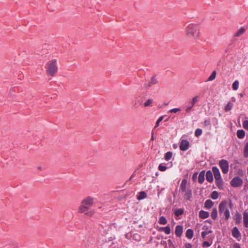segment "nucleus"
Instances as JSON below:
<instances>
[{"mask_svg": "<svg viewBox=\"0 0 248 248\" xmlns=\"http://www.w3.org/2000/svg\"><path fill=\"white\" fill-rule=\"evenodd\" d=\"M167 167L162 164H160L158 166V170L161 171H164L166 170Z\"/></svg>", "mask_w": 248, "mask_h": 248, "instance_id": "nucleus-42", "label": "nucleus"}, {"mask_svg": "<svg viewBox=\"0 0 248 248\" xmlns=\"http://www.w3.org/2000/svg\"><path fill=\"white\" fill-rule=\"evenodd\" d=\"M190 147L189 142L186 140H181L179 148L181 151H185L188 149Z\"/></svg>", "mask_w": 248, "mask_h": 248, "instance_id": "nucleus-6", "label": "nucleus"}, {"mask_svg": "<svg viewBox=\"0 0 248 248\" xmlns=\"http://www.w3.org/2000/svg\"><path fill=\"white\" fill-rule=\"evenodd\" d=\"M227 202L226 201H222L219 205V212L220 214H223L226 209H228L227 208Z\"/></svg>", "mask_w": 248, "mask_h": 248, "instance_id": "nucleus-10", "label": "nucleus"}, {"mask_svg": "<svg viewBox=\"0 0 248 248\" xmlns=\"http://www.w3.org/2000/svg\"><path fill=\"white\" fill-rule=\"evenodd\" d=\"M244 225L246 228H248V222H244Z\"/></svg>", "mask_w": 248, "mask_h": 248, "instance_id": "nucleus-52", "label": "nucleus"}, {"mask_svg": "<svg viewBox=\"0 0 248 248\" xmlns=\"http://www.w3.org/2000/svg\"><path fill=\"white\" fill-rule=\"evenodd\" d=\"M165 233L167 234H169L170 233V228L169 226H167L165 227V230H164Z\"/></svg>", "mask_w": 248, "mask_h": 248, "instance_id": "nucleus-45", "label": "nucleus"}, {"mask_svg": "<svg viewBox=\"0 0 248 248\" xmlns=\"http://www.w3.org/2000/svg\"><path fill=\"white\" fill-rule=\"evenodd\" d=\"M167 219L164 217L162 216V217H160L159 220H158V223L160 224L165 225L167 223Z\"/></svg>", "mask_w": 248, "mask_h": 248, "instance_id": "nucleus-29", "label": "nucleus"}, {"mask_svg": "<svg viewBox=\"0 0 248 248\" xmlns=\"http://www.w3.org/2000/svg\"><path fill=\"white\" fill-rule=\"evenodd\" d=\"M230 207H231L232 206V202H231L230 203Z\"/></svg>", "mask_w": 248, "mask_h": 248, "instance_id": "nucleus-55", "label": "nucleus"}, {"mask_svg": "<svg viewBox=\"0 0 248 248\" xmlns=\"http://www.w3.org/2000/svg\"><path fill=\"white\" fill-rule=\"evenodd\" d=\"M184 213V210L181 208L176 209L174 211V214L175 216L179 217L182 215Z\"/></svg>", "mask_w": 248, "mask_h": 248, "instance_id": "nucleus-28", "label": "nucleus"}, {"mask_svg": "<svg viewBox=\"0 0 248 248\" xmlns=\"http://www.w3.org/2000/svg\"><path fill=\"white\" fill-rule=\"evenodd\" d=\"M214 205V202L211 200H207L205 201L204 203V207L207 209L212 208Z\"/></svg>", "mask_w": 248, "mask_h": 248, "instance_id": "nucleus-20", "label": "nucleus"}, {"mask_svg": "<svg viewBox=\"0 0 248 248\" xmlns=\"http://www.w3.org/2000/svg\"><path fill=\"white\" fill-rule=\"evenodd\" d=\"M133 104L135 108H138L139 106L143 104V100L141 98H136L133 101Z\"/></svg>", "mask_w": 248, "mask_h": 248, "instance_id": "nucleus-15", "label": "nucleus"}, {"mask_svg": "<svg viewBox=\"0 0 248 248\" xmlns=\"http://www.w3.org/2000/svg\"><path fill=\"white\" fill-rule=\"evenodd\" d=\"M168 103H165V105H168Z\"/></svg>", "mask_w": 248, "mask_h": 248, "instance_id": "nucleus-58", "label": "nucleus"}, {"mask_svg": "<svg viewBox=\"0 0 248 248\" xmlns=\"http://www.w3.org/2000/svg\"><path fill=\"white\" fill-rule=\"evenodd\" d=\"M205 170H202L200 172L198 177V182L200 184H202L205 179Z\"/></svg>", "mask_w": 248, "mask_h": 248, "instance_id": "nucleus-18", "label": "nucleus"}, {"mask_svg": "<svg viewBox=\"0 0 248 248\" xmlns=\"http://www.w3.org/2000/svg\"><path fill=\"white\" fill-rule=\"evenodd\" d=\"M158 83V80L156 76H153L152 77L150 81L146 82L144 84V86L146 88L150 87L152 85L156 84Z\"/></svg>", "mask_w": 248, "mask_h": 248, "instance_id": "nucleus-9", "label": "nucleus"}, {"mask_svg": "<svg viewBox=\"0 0 248 248\" xmlns=\"http://www.w3.org/2000/svg\"><path fill=\"white\" fill-rule=\"evenodd\" d=\"M164 230H165V227H160L159 229V231L160 232H164Z\"/></svg>", "mask_w": 248, "mask_h": 248, "instance_id": "nucleus-51", "label": "nucleus"}, {"mask_svg": "<svg viewBox=\"0 0 248 248\" xmlns=\"http://www.w3.org/2000/svg\"><path fill=\"white\" fill-rule=\"evenodd\" d=\"M173 146L174 148H177V145H175V144H173Z\"/></svg>", "mask_w": 248, "mask_h": 248, "instance_id": "nucleus-54", "label": "nucleus"}, {"mask_svg": "<svg viewBox=\"0 0 248 248\" xmlns=\"http://www.w3.org/2000/svg\"><path fill=\"white\" fill-rule=\"evenodd\" d=\"M244 156L246 158L248 157V142L246 143L244 149Z\"/></svg>", "mask_w": 248, "mask_h": 248, "instance_id": "nucleus-30", "label": "nucleus"}, {"mask_svg": "<svg viewBox=\"0 0 248 248\" xmlns=\"http://www.w3.org/2000/svg\"><path fill=\"white\" fill-rule=\"evenodd\" d=\"M202 131L201 129L198 128L195 131V136L198 137L202 134Z\"/></svg>", "mask_w": 248, "mask_h": 248, "instance_id": "nucleus-38", "label": "nucleus"}, {"mask_svg": "<svg viewBox=\"0 0 248 248\" xmlns=\"http://www.w3.org/2000/svg\"><path fill=\"white\" fill-rule=\"evenodd\" d=\"M183 231V227L181 225H177L175 227V233L179 237L182 235Z\"/></svg>", "mask_w": 248, "mask_h": 248, "instance_id": "nucleus-12", "label": "nucleus"}, {"mask_svg": "<svg viewBox=\"0 0 248 248\" xmlns=\"http://www.w3.org/2000/svg\"><path fill=\"white\" fill-rule=\"evenodd\" d=\"M185 248H192V246L190 243H186L185 244Z\"/></svg>", "mask_w": 248, "mask_h": 248, "instance_id": "nucleus-49", "label": "nucleus"}, {"mask_svg": "<svg viewBox=\"0 0 248 248\" xmlns=\"http://www.w3.org/2000/svg\"><path fill=\"white\" fill-rule=\"evenodd\" d=\"M198 96H194L192 98L191 102L195 105L198 101Z\"/></svg>", "mask_w": 248, "mask_h": 248, "instance_id": "nucleus-47", "label": "nucleus"}, {"mask_svg": "<svg viewBox=\"0 0 248 248\" xmlns=\"http://www.w3.org/2000/svg\"><path fill=\"white\" fill-rule=\"evenodd\" d=\"M215 180L216 185L218 187V188L222 189L223 187V180L222 178L215 179Z\"/></svg>", "mask_w": 248, "mask_h": 248, "instance_id": "nucleus-24", "label": "nucleus"}, {"mask_svg": "<svg viewBox=\"0 0 248 248\" xmlns=\"http://www.w3.org/2000/svg\"><path fill=\"white\" fill-rule=\"evenodd\" d=\"M219 165L223 173L226 174L229 171V162L225 159H221L219 162Z\"/></svg>", "mask_w": 248, "mask_h": 248, "instance_id": "nucleus-4", "label": "nucleus"}, {"mask_svg": "<svg viewBox=\"0 0 248 248\" xmlns=\"http://www.w3.org/2000/svg\"><path fill=\"white\" fill-rule=\"evenodd\" d=\"M237 136L239 139H243L245 136V132L243 129L238 130L237 131Z\"/></svg>", "mask_w": 248, "mask_h": 248, "instance_id": "nucleus-21", "label": "nucleus"}, {"mask_svg": "<svg viewBox=\"0 0 248 248\" xmlns=\"http://www.w3.org/2000/svg\"><path fill=\"white\" fill-rule=\"evenodd\" d=\"M164 119V116H160L157 120L156 122V124H155V125L154 127V128H156V127H157L159 125V123L160 122H161Z\"/></svg>", "mask_w": 248, "mask_h": 248, "instance_id": "nucleus-37", "label": "nucleus"}, {"mask_svg": "<svg viewBox=\"0 0 248 248\" xmlns=\"http://www.w3.org/2000/svg\"><path fill=\"white\" fill-rule=\"evenodd\" d=\"M212 173H213L215 179H217L220 178H221V174L219 171V169L216 166H214L212 167Z\"/></svg>", "mask_w": 248, "mask_h": 248, "instance_id": "nucleus-11", "label": "nucleus"}, {"mask_svg": "<svg viewBox=\"0 0 248 248\" xmlns=\"http://www.w3.org/2000/svg\"><path fill=\"white\" fill-rule=\"evenodd\" d=\"M216 72L215 71H214L211 75L209 76V77L208 78L207 81H212L216 78Z\"/></svg>", "mask_w": 248, "mask_h": 248, "instance_id": "nucleus-34", "label": "nucleus"}, {"mask_svg": "<svg viewBox=\"0 0 248 248\" xmlns=\"http://www.w3.org/2000/svg\"><path fill=\"white\" fill-rule=\"evenodd\" d=\"M152 103H153V100L152 99H149L144 103V106L145 107H148Z\"/></svg>", "mask_w": 248, "mask_h": 248, "instance_id": "nucleus-40", "label": "nucleus"}, {"mask_svg": "<svg viewBox=\"0 0 248 248\" xmlns=\"http://www.w3.org/2000/svg\"><path fill=\"white\" fill-rule=\"evenodd\" d=\"M169 120V118L165 120V122H167Z\"/></svg>", "mask_w": 248, "mask_h": 248, "instance_id": "nucleus-56", "label": "nucleus"}, {"mask_svg": "<svg viewBox=\"0 0 248 248\" xmlns=\"http://www.w3.org/2000/svg\"><path fill=\"white\" fill-rule=\"evenodd\" d=\"M38 169L39 170H42V167L41 166H39V167H38Z\"/></svg>", "mask_w": 248, "mask_h": 248, "instance_id": "nucleus-53", "label": "nucleus"}, {"mask_svg": "<svg viewBox=\"0 0 248 248\" xmlns=\"http://www.w3.org/2000/svg\"><path fill=\"white\" fill-rule=\"evenodd\" d=\"M232 234L233 237L240 241L241 239V234L237 227H234L232 230Z\"/></svg>", "mask_w": 248, "mask_h": 248, "instance_id": "nucleus-7", "label": "nucleus"}, {"mask_svg": "<svg viewBox=\"0 0 248 248\" xmlns=\"http://www.w3.org/2000/svg\"><path fill=\"white\" fill-rule=\"evenodd\" d=\"M246 30L244 28L241 27L234 34L235 37H239L242 35L245 31Z\"/></svg>", "mask_w": 248, "mask_h": 248, "instance_id": "nucleus-23", "label": "nucleus"}, {"mask_svg": "<svg viewBox=\"0 0 248 248\" xmlns=\"http://www.w3.org/2000/svg\"><path fill=\"white\" fill-rule=\"evenodd\" d=\"M185 31L186 34L192 37L194 40H196L199 38L200 27L197 24L190 23L186 27Z\"/></svg>", "mask_w": 248, "mask_h": 248, "instance_id": "nucleus-2", "label": "nucleus"}, {"mask_svg": "<svg viewBox=\"0 0 248 248\" xmlns=\"http://www.w3.org/2000/svg\"><path fill=\"white\" fill-rule=\"evenodd\" d=\"M223 215L225 217V219L228 220L230 217V213L229 209H226L224 212L223 213Z\"/></svg>", "mask_w": 248, "mask_h": 248, "instance_id": "nucleus-36", "label": "nucleus"}, {"mask_svg": "<svg viewBox=\"0 0 248 248\" xmlns=\"http://www.w3.org/2000/svg\"><path fill=\"white\" fill-rule=\"evenodd\" d=\"M206 179L209 182H212L213 181V175L211 170H209L206 172Z\"/></svg>", "mask_w": 248, "mask_h": 248, "instance_id": "nucleus-17", "label": "nucleus"}, {"mask_svg": "<svg viewBox=\"0 0 248 248\" xmlns=\"http://www.w3.org/2000/svg\"><path fill=\"white\" fill-rule=\"evenodd\" d=\"M147 197V194L144 191H140L139 193L138 199L139 200L145 199Z\"/></svg>", "mask_w": 248, "mask_h": 248, "instance_id": "nucleus-25", "label": "nucleus"}, {"mask_svg": "<svg viewBox=\"0 0 248 248\" xmlns=\"http://www.w3.org/2000/svg\"><path fill=\"white\" fill-rule=\"evenodd\" d=\"M239 87V81L238 80H235L234 81V82L232 83V88L233 90L236 91Z\"/></svg>", "mask_w": 248, "mask_h": 248, "instance_id": "nucleus-33", "label": "nucleus"}, {"mask_svg": "<svg viewBox=\"0 0 248 248\" xmlns=\"http://www.w3.org/2000/svg\"><path fill=\"white\" fill-rule=\"evenodd\" d=\"M211 243H210L208 241H204L202 243V246L204 248H208L211 245Z\"/></svg>", "mask_w": 248, "mask_h": 248, "instance_id": "nucleus-43", "label": "nucleus"}, {"mask_svg": "<svg viewBox=\"0 0 248 248\" xmlns=\"http://www.w3.org/2000/svg\"><path fill=\"white\" fill-rule=\"evenodd\" d=\"M133 176H134V174H132V175H131V176L130 177V179H130V180H131V179H132V178L133 177Z\"/></svg>", "mask_w": 248, "mask_h": 248, "instance_id": "nucleus-57", "label": "nucleus"}, {"mask_svg": "<svg viewBox=\"0 0 248 248\" xmlns=\"http://www.w3.org/2000/svg\"><path fill=\"white\" fill-rule=\"evenodd\" d=\"M243 221L248 222V212L245 211L243 214Z\"/></svg>", "mask_w": 248, "mask_h": 248, "instance_id": "nucleus-41", "label": "nucleus"}, {"mask_svg": "<svg viewBox=\"0 0 248 248\" xmlns=\"http://www.w3.org/2000/svg\"><path fill=\"white\" fill-rule=\"evenodd\" d=\"M198 175V172H195L192 176V179L194 181L196 180Z\"/></svg>", "mask_w": 248, "mask_h": 248, "instance_id": "nucleus-48", "label": "nucleus"}, {"mask_svg": "<svg viewBox=\"0 0 248 248\" xmlns=\"http://www.w3.org/2000/svg\"><path fill=\"white\" fill-rule=\"evenodd\" d=\"M95 199L88 196L84 198L81 202V205L78 208V212L84 213L88 216L91 217L94 214V212L90 210L91 207L94 204Z\"/></svg>", "mask_w": 248, "mask_h": 248, "instance_id": "nucleus-1", "label": "nucleus"}, {"mask_svg": "<svg viewBox=\"0 0 248 248\" xmlns=\"http://www.w3.org/2000/svg\"><path fill=\"white\" fill-rule=\"evenodd\" d=\"M211 197L213 200H216L218 198V193L217 191H214L211 195Z\"/></svg>", "mask_w": 248, "mask_h": 248, "instance_id": "nucleus-35", "label": "nucleus"}, {"mask_svg": "<svg viewBox=\"0 0 248 248\" xmlns=\"http://www.w3.org/2000/svg\"><path fill=\"white\" fill-rule=\"evenodd\" d=\"M211 217L213 219H216L217 217V208H214L211 213Z\"/></svg>", "mask_w": 248, "mask_h": 248, "instance_id": "nucleus-26", "label": "nucleus"}, {"mask_svg": "<svg viewBox=\"0 0 248 248\" xmlns=\"http://www.w3.org/2000/svg\"><path fill=\"white\" fill-rule=\"evenodd\" d=\"M233 107V104L231 102H229L225 107V111L226 112L231 110Z\"/></svg>", "mask_w": 248, "mask_h": 248, "instance_id": "nucleus-27", "label": "nucleus"}, {"mask_svg": "<svg viewBox=\"0 0 248 248\" xmlns=\"http://www.w3.org/2000/svg\"><path fill=\"white\" fill-rule=\"evenodd\" d=\"M187 186V181L186 179H184L182 180L181 184L180 185V188L182 192H185L186 191L188 188L186 187Z\"/></svg>", "mask_w": 248, "mask_h": 248, "instance_id": "nucleus-16", "label": "nucleus"}, {"mask_svg": "<svg viewBox=\"0 0 248 248\" xmlns=\"http://www.w3.org/2000/svg\"><path fill=\"white\" fill-rule=\"evenodd\" d=\"M203 229L204 230V231L202 232L201 236L202 238L203 239L205 238L207 234H209L212 232V231L211 229V227H209L207 226H204L203 227Z\"/></svg>", "mask_w": 248, "mask_h": 248, "instance_id": "nucleus-8", "label": "nucleus"}, {"mask_svg": "<svg viewBox=\"0 0 248 248\" xmlns=\"http://www.w3.org/2000/svg\"><path fill=\"white\" fill-rule=\"evenodd\" d=\"M194 104L192 103L191 101L186 105L184 108H185L186 113L187 114H190L191 111L192 110V108L194 106Z\"/></svg>", "mask_w": 248, "mask_h": 248, "instance_id": "nucleus-14", "label": "nucleus"}, {"mask_svg": "<svg viewBox=\"0 0 248 248\" xmlns=\"http://www.w3.org/2000/svg\"><path fill=\"white\" fill-rule=\"evenodd\" d=\"M243 128L248 131V120H245L243 122Z\"/></svg>", "mask_w": 248, "mask_h": 248, "instance_id": "nucleus-39", "label": "nucleus"}, {"mask_svg": "<svg viewBox=\"0 0 248 248\" xmlns=\"http://www.w3.org/2000/svg\"><path fill=\"white\" fill-rule=\"evenodd\" d=\"M172 156V153L171 152H168L165 154V159L167 161L170 160Z\"/></svg>", "mask_w": 248, "mask_h": 248, "instance_id": "nucleus-31", "label": "nucleus"}, {"mask_svg": "<svg viewBox=\"0 0 248 248\" xmlns=\"http://www.w3.org/2000/svg\"><path fill=\"white\" fill-rule=\"evenodd\" d=\"M199 217L202 219H205L209 217V213L203 210H201L199 212Z\"/></svg>", "mask_w": 248, "mask_h": 248, "instance_id": "nucleus-19", "label": "nucleus"}, {"mask_svg": "<svg viewBox=\"0 0 248 248\" xmlns=\"http://www.w3.org/2000/svg\"><path fill=\"white\" fill-rule=\"evenodd\" d=\"M183 192L184 193V198L187 201L190 200L192 196V190L188 188L186 191Z\"/></svg>", "mask_w": 248, "mask_h": 248, "instance_id": "nucleus-13", "label": "nucleus"}, {"mask_svg": "<svg viewBox=\"0 0 248 248\" xmlns=\"http://www.w3.org/2000/svg\"><path fill=\"white\" fill-rule=\"evenodd\" d=\"M217 248H221V247L220 246H218Z\"/></svg>", "mask_w": 248, "mask_h": 248, "instance_id": "nucleus-59", "label": "nucleus"}, {"mask_svg": "<svg viewBox=\"0 0 248 248\" xmlns=\"http://www.w3.org/2000/svg\"><path fill=\"white\" fill-rule=\"evenodd\" d=\"M230 184L233 187L240 186L243 184V180L238 176L234 177L231 181Z\"/></svg>", "mask_w": 248, "mask_h": 248, "instance_id": "nucleus-5", "label": "nucleus"}, {"mask_svg": "<svg viewBox=\"0 0 248 248\" xmlns=\"http://www.w3.org/2000/svg\"><path fill=\"white\" fill-rule=\"evenodd\" d=\"M180 111H181V109L179 108H174L170 109L169 110V112L171 113H177V112Z\"/></svg>", "mask_w": 248, "mask_h": 248, "instance_id": "nucleus-44", "label": "nucleus"}, {"mask_svg": "<svg viewBox=\"0 0 248 248\" xmlns=\"http://www.w3.org/2000/svg\"><path fill=\"white\" fill-rule=\"evenodd\" d=\"M242 217L240 214L237 213L235 215V220L236 223H239L241 220Z\"/></svg>", "mask_w": 248, "mask_h": 248, "instance_id": "nucleus-32", "label": "nucleus"}, {"mask_svg": "<svg viewBox=\"0 0 248 248\" xmlns=\"http://www.w3.org/2000/svg\"><path fill=\"white\" fill-rule=\"evenodd\" d=\"M186 236L188 239H191L193 236V231L191 229H187L186 233Z\"/></svg>", "mask_w": 248, "mask_h": 248, "instance_id": "nucleus-22", "label": "nucleus"}, {"mask_svg": "<svg viewBox=\"0 0 248 248\" xmlns=\"http://www.w3.org/2000/svg\"><path fill=\"white\" fill-rule=\"evenodd\" d=\"M204 124L205 126H210L211 125V121L209 119L205 120L204 122Z\"/></svg>", "mask_w": 248, "mask_h": 248, "instance_id": "nucleus-46", "label": "nucleus"}, {"mask_svg": "<svg viewBox=\"0 0 248 248\" xmlns=\"http://www.w3.org/2000/svg\"><path fill=\"white\" fill-rule=\"evenodd\" d=\"M234 248H241V247L239 244L236 243L234 245Z\"/></svg>", "mask_w": 248, "mask_h": 248, "instance_id": "nucleus-50", "label": "nucleus"}, {"mask_svg": "<svg viewBox=\"0 0 248 248\" xmlns=\"http://www.w3.org/2000/svg\"><path fill=\"white\" fill-rule=\"evenodd\" d=\"M58 67L57 64V60L56 59L49 61L46 65L47 73L51 76H54L56 72L57 71Z\"/></svg>", "mask_w": 248, "mask_h": 248, "instance_id": "nucleus-3", "label": "nucleus"}]
</instances>
